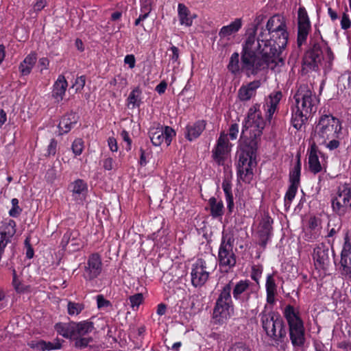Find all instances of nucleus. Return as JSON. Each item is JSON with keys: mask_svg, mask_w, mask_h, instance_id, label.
<instances>
[{"mask_svg": "<svg viewBox=\"0 0 351 351\" xmlns=\"http://www.w3.org/2000/svg\"><path fill=\"white\" fill-rule=\"evenodd\" d=\"M289 40L286 21L284 16L276 14L262 28L258 39L250 36L243 48V69L254 74L258 70L269 68L275 70L284 65L285 52Z\"/></svg>", "mask_w": 351, "mask_h": 351, "instance_id": "nucleus-1", "label": "nucleus"}, {"mask_svg": "<svg viewBox=\"0 0 351 351\" xmlns=\"http://www.w3.org/2000/svg\"><path fill=\"white\" fill-rule=\"evenodd\" d=\"M259 108L256 104L250 108L240 140L238 175L245 182H250L253 178V170L256 166V139L265 126Z\"/></svg>", "mask_w": 351, "mask_h": 351, "instance_id": "nucleus-2", "label": "nucleus"}, {"mask_svg": "<svg viewBox=\"0 0 351 351\" xmlns=\"http://www.w3.org/2000/svg\"><path fill=\"white\" fill-rule=\"evenodd\" d=\"M294 100L291 122L295 128L300 130L308 118L315 113L319 100L315 94L304 85L299 87L294 95Z\"/></svg>", "mask_w": 351, "mask_h": 351, "instance_id": "nucleus-3", "label": "nucleus"}, {"mask_svg": "<svg viewBox=\"0 0 351 351\" xmlns=\"http://www.w3.org/2000/svg\"><path fill=\"white\" fill-rule=\"evenodd\" d=\"M340 121L330 114L320 117L312 134L313 143L324 145L329 150L339 147L338 138L341 134Z\"/></svg>", "mask_w": 351, "mask_h": 351, "instance_id": "nucleus-4", "label": "nucleus"}, {"mask_svg": "<svg viewBox=\"0 0 351 351\" xmlns=\"http://www.w3.org/2000/svg\"><path fill=\"white\" fill-rule=\"evenodd\" d=\"M284 316L288 323L289 335L294 346L301 347L305 342V330L304 322L300 316L298 308L291 305L285 308Z\"/></svg>", "mask_w": 351, "mask_h": 351, "instance_id": "nucleus-5", "label": "nucleus"}, {"mask_svg": "<svg viewBox=\"0 0 351 351\" xmlns=\"http://www.w3.org/2000/svg\"><path fill=\"white\" fill-rule=\"evenodd\" d=\"M333 59V53L327 45H315L312 49L306 51L303 62L304 65L312 69L319 67L329 69Z\"/></svg>", "mask_w": 351, "mask_h": 351, "instance_id": "nucleus-6", "label": "nucleus"}, {"mask_svg": "<svg viewBox=\"0 0 351 351\" xmlns=\"http://www.w3.org/2000/svg\"><path fill=\"white\" fill-rule=\"evenodd\" d=\"M259 317L262 328L268 337L278 340L286 335L284 322L280 315L265 310L260 313Z\"/></svg>", "mask_w": 351, "mask_h": 351, "instance_id": "nucleus-7", "label": "nucleus"}, {"mask_svg": "<svg viewBox=\"0 0 351 351\" xmlns=\"http://www.w3.org/2000/svg\"><path fill=\"white\" fill-rule=\"evenodd\" d=\"M230 292V285H226L217 300L213 311V317L219 322H223L234 313Z\"/></svg>", "mask_w": 351, "mask_h": 351, "instance_id": "nucleus-8", "label": "nucleus"}, {"mask_svg": "<svg viewBox=\"0 0 351 351\" xmlns=\"http://www.w3.org/2000/svg\"><path fill=\"white\" fill-rule=\"evenodd\" d=\"M333 210L339 215H344L351 207V187L344 184L338 188L335 197L332 200Z\"/></svg>", "mask_w": 351, "mask_h": 351, "instance_id": "nucleus-9", "label": "nucleus"}, {"mask_svg": "<svg viewBox=\"0 0 351 351\" xmlns=\"http://www.w3.org/2000/svg\"><path fill=\"white\" fill-rule=\"evenodd\" d=\"M231 239L223 237L219 250V266L224 271H228L236 264V258L233 252Z\"/></svg>", "mask_w": 351, "mask_h": 351, "instance_id": "nucleus-10", "label": "nucleus"}, {"mask_svg": "<svg viewBox=\"0 0 351 351\" xmlns=\"http://www.w3.org/2000/svg\"><path fill=\"white\" fill-rule=\"evenodd\" d=\"M231 147L227 134L221 133L212 151V156L215 162L219 165H223L230 157Z\"/></svg>", "mask_w": 351, "mask_h": 351, "instance_id": "nucleus-11", "label": "nucleus"}, {"mask_svg": "<svg viewBox=\"0 0 351 351\" xmlns=\"http://www.w3.org/2000/svg\"><path fill=\"white\" fill-rule=\"evenodd\" d=\"M149 137L152 144L154 146H160L162 144H165L169 146L173 138L176 136V132L169 126H157L153 127L150 129Z\"/></svg>", "mask_w": 351, "mask_h": 351, "instance_id": "nucleus-12", "label": "nucleus"}, {"mask_svg": "<svg viewBox=\"0 0 351 351\" xmlns=\"http://www.w3.org/2000/svg\"><path fill=\"white\" fill-rule=\"evenodd\" d=\"M210 271L208 269L206 262L202 259L196 261L191 267V282L194 287L204 285L208 279Z\"/></svg>", "mask_w": 351, "mask_h": 351, "instance_id": "nucleus-13", "label": "nucleus"}, {"mask_svg": "<svg viewBox=\"0 0 351 351\" xmlns=\"http://www.w3.org/2000/svg\"><path fill=\"white\" fill-rule=\"evenodd\" d=\"M243 26L241 19H235L230 24L223 26L219 32V40L221 42H228L232 40L237 32Z\"/></svg>", "mask_w": 351, "mask_h": 351, "instance_id": "nucleus-14", "label": "nucleus"}, {"mask_svg": "<svg viewBox=\"0 0 351 351\" xmlns=\"http://www.w3.org/2000/svg\"><path fill=\"white\" fill-rule=\"evenodd\" d=\"M101 270V262L97 254H92L88 259L85 267L84 277L86 280H93L97 277Z\"/></svg>", "mask_w": 351, "mask_h": 351, "instance_id": "nucleus-15", "label": "nucleus"}, {"mask_svg": "<svg viewBox=\"0 0 351 351\" xmlns=\"http://www.w3.org/2000/svg\"><path fill=\"white\" fill-rule=\"evenodd\" d=\"M178 17L180 25L189 27L192 26L197 15L192 13L184 3H180L178 5Z\"/></svg>", "mask_w": 351, "mask_h": 351, "instance_id": "nucleus-16", "label": "nucleus"}, {"mask_svg": "<svg viewBox=\"0 0 351 351\" xmlns=\"http://www.w3.org/2000/svg\"><path fill=\"white\" fill-rule=\"evenodd\" d=\"M261 86L260 81H253L242 85L238 91V97L241 101H248L255 96L256 90Z\"/></svg>", "mask_w": 351, "mask_h": 351, "instance_id": "nucleus-17", "label": "nucleus"}, {"mask_svg": "<svg viewBox=\"0 0 351 351\" xmlns=\"http://www.w3.org/2000/svg\"><path fill=\"white\" fill-rule=\"evenodd\" d=\"M206 128V122L199 120L194 123H189L186 127L185 137L190 141L198 138Z\"/></svg>", "mask_w": 351, "mask_h": 351, "instance_id": "nucleus-18", "label": "nucleus"}, {"mask_svg": "<svg viewBox=\"0 0 351 351\" xmlns=\"http://www.w3.org/2000/svg\"><path fill=\"white\" fill-rule=\"evenodd\" d=\"M72 197L77 202H82L86 197L87 185L82 180H77L70 185Z\"/></svg>", "mask_w": 351, "mask_h": 351, "instance_id": "nucleus-19", "label": "nucleus"}, {"mask_svg": "<svg viewBox=\"0 0 351 351\" xmlns=\"http://www.w3.org/2000/svg\"><path fill=\"white\" fill-rule=\"evenodd\" d=\"M317 144L313 143L308 151V164L310 171L314 173H319L322 169L319 160Z\"/></svg>", "mask_w": 351, "mask_h": 351, "instance_id": "nucleus-20", "label": "nucleus"}, {"mask_svg": "<svg viewBox=\"0 0 351 351\" xmlns=\"http://www.w3.org/2000/svg\"><path fill=\"white\" fill-rule=\"evenodd\" d=\"M29 346L32 348L40 350V351H51L58 350L61 348V341L56 339L53 341H45L43 340L32 341L28 343Z\"/></svg>", "mask_w": 351, "mask_h": 351, "instance_id": "nucleus-21", "label": "nucleus"}, {"mask_svg": "<svg viewBox=\"0 0 351 351\" xmlns=\"http://www.w3.org/2000/svg\"><path fill=\"white\" fill-rule=\"evenodd\" d=\"M313 260L317 267L324 269L328 263V250L323 244H319L313 251Z\"/></svg>", "mask_w": 351, "mask_h": 351, "instance_id": "nucleus-22", "label": "nucleus"}, {"mask_svg": "<svg viewBox=\"0 0 351 351\" xmlns=\"http://www.w3.org/2000/svg\"><path fill=\"white\" fill-rule=\"evenodd\" d=\"M68 83L63 75H59L53 86L52 97L57 102L61 101L66 93Z\"/></svg>", "mask_w": 351, "mask_h": 351, "instance_id": "nucleus-23", "label": "nucleus"}, {"mask_svg": "<svg viewBox=\"0 0 351 351\" xmlns=\"http://www.w3.org/2000/svg\"><path fill=\"white\" fill-rule=\"evenodd\" d=\"M320 233V220L315 217H311L308 220V228L305 232V239L312 241L316 239Z\"/></svg>", "mask_w": 351, "mask_h": 351, "instance_id": "nucleus-24", "label": "nucleus"}, {"mask_svg": "<svg viewBox=\"0 0 351 351\" xmlns=\"http://www.w3.org/2000/svg\"><path fill=\"white\" fill-rule=\"evenodd\" d=\"M282 98L280 91H275L270 94L265 104L266 115L269 121L272 118L273 114L277 110V106Z\"/></svg>", "mask_w": 351, "mask_h": 351, "instance_id": "nucleus-25", "label": "nucleus"}, {"mask_svg": "<svg viewBox=\"0 0 351 351\" xmlns=\"http://www.w3.org/2000/svg\"><path fill=\"white\" fill-rule=\"evenodd\" d=\"M77 117L74 113L64 115L59 123V130L61 134L67 133L77 123Z\"/></svg>", "mask_w": 351, "mask_h": 351, "instance_id": "nucleus-26", "label": "nucleus"}, {"mask_svg": "<svg viewBox=\"0 0 351 351\" xmlns=\"http://www.w3.org/2000/svg\"><path fill=\"white\" fill-rule=\"evenodd\" d=\"M272 222V219L265 215L263 217L259 224L258 232L263 243H265L271 233Z\"/></svg>", "mask_w": 351, "mask_h": 351, "instance_id": "nucleus-27", "label": "nucleus"}, {"mask_svg": "<svg viewBox=\"0 0 351 351\" xmlns=\"http://www.w3.org/2000/svg\"><path fill=\"white\" fill-rule=\"evenodd\" d=\"M37 56L35 52L28 54L19 65V71L23 75H29L36 64Z\"/></svg>", "mask_w": 351, "mask_h": 351, "instance_id": "nucleus-28", "label": "nucleus"}, {"mask_svg": "<svg viewBox=\"0 0 351 351\" xmlns=\"http://www.w3.org/2000/svg\"><path fill=\"white\" fill-rule=\"evenodd\" d=\"M142 91L138 87L134 88L129 94L126 101V105L128 108L133 109L139 107L142 102Z\"/></svg>", "mask_w": 351, "mask_h": 351, "instance_id": "nucleus-29", "label": "nucleus"}, {"mask_svg": "<svg viewBox=\"0 0 351 351\" xmlns=\"http://www.w3.org/2000/svg\"><path fill=\"white\" fill-rule=\"evenodd\" d=\"M77 237L78 232L77 231L66 232L64 235L62 241L64 242L66 241V245H68L69 248L73 247L71 250H78L82 246V243L80 239H77Z\"/></svg>", "mask_w": 351, "mask_h": 351, "instance_id": "nucleus-30", "label": "nucleus"}, {"mask_svg": "<svg viewBox=\"0 0 351 351\" xmlns=\"http://www.w3.org/2000/svg\"><path fill=\"white\" fill-rule=\"evenodd\" d=\"M265 287L267 291V302L272 304L275 302V296L276 294V285L272 275L267 276Z\"/></svg>", "mask_w": 351, "mask_h": 351, "instance_id": "nucleus-31", "label": "nucleus"}, {"mask_svg": "<svg viewBox=\"0 0 351 351\" xmlns=\"http://www.w3.org/2000/svg\"><path fill=\"white\" fill-rule=\"evenodd\" d=\"M73 326L75 339H77L86 335V334L90 332L93 329L92 323L88 322L73 323Z\"/></svg>", "mask_w": 351, "mask_h": 351, "instance_id": "nucleus-32", "label": "nucleus"}, {"mask_svg": "<svg viewBox=\"0 0 351 351\" xmlns=\"http://www.w3.org/2000/svg\"><path fill=\"white\" fill-rule=\"evenodd\" d=\"M301 174V161L298 157L295 164L292 166L289 172V182L291 185L300 186Z\"/></svg>", "mask_w": 351, "mask_h": 351, "instance_id": "nucleus-33", "label": "nucleus"}, {"mask_svg": "<svg viewBox=\"0 0 351 351\" xmlns=\"http://www.w3.org/2000/svg\"><path fill=\"white\" fill-rule=\"evenodd\" d=\"M208 204L213 217H221L223 215V204L221 200L211 197L209 199Z\"/></svg>", "mask_w": 351, "mask_h": 351, "instance_id": "nucleus-34", "label": "nucleus"}, {"mask_svg": "<svg viewBox=\"0 0 351 351\" xmlns=\"http://www.w3.org/2000/svg\"><path fill=\"white\" fill-rule=\"evenodd\" d=\"M222 189L226 195V201L228 209L229 210L230 212H232L234 208V200L232 193V184L229 180L225 179L223 181Z\"/></svg>", "mask_w": 351, "mask_h": 351, "instance_id": "nucleus-35", "label": "nucleus"}, {"mask_svg": "<svg viewBox=\"0 0 351 351\" xmlns=\"http://www.w3.org/2000/svg\"><path fill=\"white\" fill-rule=\"evenodd\" d=\"M56 329L58 333L65 338L75 339L73 323L57 324Z\"/></svg>", "mask_w": 351, "mask_h": 351, "instance_id": "nucleus-36", "label": "nucleus"}, {"mask_svg": "<svg viewBox=\"0 0 351 351\" xmlns=\"http://www.w3.org/2000/svg\"><path fill=\"white\" fill-rule=\"evenodd\" d=\"M249 287V282L246 280H241L236 285L233 290V296L236 300L241 299L243 294Z\"/></svg>", "mask_w": 351, "mask_h": 351, "instance_id": "nucleus-37", "label": "nucleus"}, {"mask_svg": "<svg viewBox=\"0 0 351 351\" xmlns=\"http://www.w3.org/2000/svg\"><path fill=\"white\" fill-rule=\"evenodd\" d=\"M310 28V24H298V45L299 46H301L306 40Z\"/></svg>", "mask_w": 351, "mask_h": 351, "instance_id": "nucleus-38", "label": "nucleus"}, {"mask_svg": "<svg viewBox=\"0 0 351 351\" xmlns=\"http://www.w3.org/2000/svg\"><path fill=\"white\" fill-rule=\"evenodd\" d=\"M131 308L133 311L138 310L139 306L143 303L144 300V296L143 293H138L131 295L129 298Z\"/></svg>", "mask_w": 351, "mask_h": 351, "instance_id": "nucleus-39", "label": "nucleus"}, {"mask_svg": "<svg viewBox=\"0 0 351 351\" xmlns=\"http://www.w3.org/2000/svg\"><path fill=\"white\" fill-rule=\"evenodd\" d=\"M299 186L295 185H289V189L285 194V206H290L292 200L295 198V194Z\"/></svg>", "mask_w": 351, "mask_h": 351, "instance_id": "nucleus-40", "label": "nucleus"}, {"mask_svg": "<svg viewBox=\"0 0 351 351\" xmlns=\"http://www.w3.org/2000/svg\"><path fill=\"white\" fill-rule=\"evenodd\" d=\"M84 148V143L82 138H77L72 143L71 149L75 156L81 155Z\"/></svg>", "mask_w": 351, "mask_h": 351, "instance_id": "nucleus-41", "label": "nucleus"}, {"mask_svg": "<svg viewBox=\"0 0 351 351\" xmlns=\"http://www.w3.org/2000/svg\"><path fill=\"white\" fill-rule=\"evenodd\" d=\"M68 313L70 315H77L84 309V305L81 303L69 302L67 305Z\"/></svg>", "mask_w": 351, "mask_h": 351, "instance_id": "nucleus-42", "label": "nucleus"}, {"mask_svg": "<svg viewBox=\"0 0 351 351\" xmlns=\"http://www.w3.org/2000/svg\"><path fill=\"white\" fill-rule=\"evenodd\" d=\"M228 69L234 73H236L239 71V54L237 53H234L232 54L230 57V60L228 64Z\"/></svg>", "mask_w": 351, "mask_h": 351, "instance_id": "nucleus-43", "label": "nucleus"}, {"mask_svg": "<svg viewBox=\"0 0 351 351\" xmlns=\"http://www.w3.org/2000/svg\"><path fill=\"white\" fill-rule=\"evenodd\" d=\"M11 203L12 208L9 210V215L12 217H17L22 212V209L19 206V200L16 198H13Z\"/></svg>", "mask_w": 351, "mask_h": 351, "instance_id": "nucleus-44", "label": "nucleus"}, {"mask_svg": "<svg viewBox=\"0 0 351 351\" xmlns=\"http://www.w3.org/2000/svg\"><path fill=\"white\" fill-rule=\"evenodd\" d=\"M86 84V77L84 75H81L75 79L73 87L75 88L76 92L81 91Z\"/></svg>", "mask_w": 351, "mask_h": 351, "instance_id": "nucleus-45", "label": "nucleus"}, {"mask_svg": "<svg viewBox=\"0 0 351 351\" xmlns=\"http://www.w3.org/2000/svg\"><path fill=\"white\" fill-rule=\"evenodd\" d=\"M298 24H310L307 13L302 8H300L298 11Z\"/></svg>", "mask_w": 351, "mask_h": 351, "instance_id": "nucleus-46", "label": "nucleus"}, {"mask_svg": "<svg viewBox=\"0 0 351 351\" xmlns=\"http://www.w3.org/2000/svg\"><path fill=\"white\" fill-rule=\"evenodd\" d=\"M97 304L99 309L106 308L110 306V302L106 300L102 295L97 296Z\"/></svg>", "mask_w": 351, "mask_h": 351, "instance_id": "nucleus-47", "label": "nucleus"}, {"mask_svg": "<svg viewBox=\"0 0 351 351\" xmlns=\"http://www.w3.org/2000/svg\"><path fill=\"white\" fill-rule=\"evenodd\" d=\"M12 284L16 291L23 292L25 291V287L21 285V282L17 278L16 274L14 269L13 270Z\"/></svg>", "mask_w": 351, "mask_h": 351, "instance_id": "nucleus-48", "label": "nucleus"}, {"mask_svg": "<svg viewBox=\"0 0 351 351\" xmlns=\"http://www.w3.org/2000/svg\"><path fill=\"white\" fill-rule=\"evenodd\" d=\"M170 51L172 53V54L170 56V61L172 62V64H178V59H179V50H178V49L176 47H175V46H172L170 48Z\"/></svg>", "mask_w": 351, "mask_h": 351, "instance_id": "nucleus-49", "label": "nucleus"}, {"mask_svg": "<svg viewBox=\"0 0 351 351\" xmlns=\"http://www.w3.org/2000/svg\"><path fill=\"white\" fill-rule=\"evenodd\" d=\"M124 63L128 64L130 69H133L136 64V59L134 55L129 54L125 56Z\"/></svg>", "mask_w": 351, "mask_h": 351, "instance_id": "nucleus-50", "label": "nucleus"}, {"mask_svg": "<svg viewBox=\"0 0 351 351\" xmlns=\"http://www.w3.org/2000/svg\"><path fill=\"white\" fill-rule=\"evenodd\" d=\"M351 25V21L348 15L344 13L341 19V27L343 29H348Z\"/></svg>", "mask_w": 351, "mask_h": 351, "instance_id": "nucleus-51", "label": "nucleus"}, {"mask_svg": "<svg viewBox=\"0 0 351 351\" xmlns=\"http://www.w3.org/2000/svg\"><path fill=\"white\" fill-rule=\"evenodd\" d=\"M103 168L106 171H110L114 168V160L112 158H106L102 161Z\"/></svg>", "mask_w": 351, "mask_h": 351, "instance_id": "nucleus-52", "label": "nucleus"}, {"mask_svg": "<svg viewBox=\"0 0 351 351\" xmlns=\"http://www.w3.org/2000/svg\"><path fill=\"white\" fill-rule=\"evenodd\" d=\"M49 65V60L47 58H41L39 59L38 66L40 69V72L48 69Z\"/></svg>", "mask_w": 351, "mask_h": 351, "instance_id": "nucleus-53", "label": "nucleus"}, {"mask_svg": "<svg viewBox=\"0 0 351 351\" xmlns=\"http://www.w3.org/2000/svg\"><path fill=\"white\" fill-rule=\"evenodd\" d=\"M239 133V125L237 123L232 124L229 130V136L232 140H234L237 138Z\"/></svg>", "mask_w": 351, "mask_h": 351, "instance_id": "nucleus-54", "label": "nucleus"}, {"mask_svg": "<svg viewBox=\"0 0 351 351\" xmlns=\"http://www.w3.org/2000/svg\"><path fill=\"white\" fill-rule=\"evenodd\" d=\"M150 158V153L148 152H145L143 149H141V158H140V164L142 166H145L149 161Z\"/></svg>", "mask_w": 351, "mask_h": 351, "instance_id": "nucleus-55", "label": "nucleus"}, {"mask_svg": "<svg viewBox=\"0 0 351 351\" xmlns=\"http://www.w3.org/2000/svg\"><path fill=\"white\" fill-rule=\"evenodd\" d=\"M76 339V341H75V346L77 347H79V348H85L86 347L90 339L89 338H86V337H79L77 339Z\"/></svg>", "mask_w": 351, "mask_h": 351, "instance_id": "nucleus-56", "label": "nucleus"}, {"mask_svg": "<svg viewBox=\"0 0 351 351\" xmlns=\"http://www.w3.org/2000/svg\"><path fill=\"white\" fill-rule=\"evenodd\" d=\"M121 137L126 143L125 149L130 150L131 149V139L129 136V134L125 130H123L121 132Z\"/></svg>", "mask_w": 351, "mask_h": 351, "instance_id": "nucleus-57", "label": "nucleus"}, {"mask_svg": "<svg viewBox=\"0 0 351 351\" xmlns=\"http://www.w3.org/2000/svg\"><path fill=\"white\" fill-rule=\"evenodd\" d=\"M57 142L54 139L51 140L47 148V154L49 156H53L56 152Z\"/></svg>", "mask_w": 351, "mask_h": 351, "instance_id": "nucleus-58", "label": "nucleus"}, {"mask_svg": "<svg viewBox=\"0 0 351 351\" xmlns=\"http://www.w3.org/2000/svg\"><path fill=\"white\" fill-rule=\"evenodd\" d=\"M262 274V269L254 267L252 271V278L258 282Z\"/></svg>", "mask_w": 351, "mask_h": 351, "instance_id": "nucleus-59", "label": "nucleus"}, {"mask_svg": "<svg viewBox=\"0 0 351 351\" xmlns=\"http://www.w3.org/2000/svg\"><path fill=\"white\" fill-rule=\"evenodd\" d=\"M228 351H251L247 347L242 343H237L232 346Z\"/></svg>", "mask_w": 351, "mask_h": 351, "instance_id": "nucleus-60", "label": "nucleus"}, {"mask_svg": "<svg viewBox=\"0 0 351 351\" xmlns=\"http://www.w3.org/2000/svg\"><path fill=\"white\" fill-rule=\"evenodd\" d=\"M117 80H118V89H122L127 86L128 82L125 77L118 75H117Z\"/></svg>", "mask_w": 351, "mask_h": 351, "instance_id": "nucleus-61", "label": "nucleus"}, {"mask_svg": "<svg viewBox=\"0 0 351 351\" xmlns=\"http://www.w3.org/2000/svg\"><path fill=\"white\" fill-rule=\"evenodd\" d=\"M108 146L110 147V149L112 152H117V151L118 147H117V141H116L115 138H109L108 141Z\"/></svg>", "mask_w": 351, "mask_h": 351, "instance_id": "nucleus-62", "label": "nucleus"}, {"mask_svg": "<svg viewBox=\"0 0 351 351\" xmlns=\"http://www.w3.org/2000/svg\"><path fill=\"white\" fill-rule=\"evenodd\" d=\"M167 310V306L165 304L160 303L157 306L156 313L162 316L165 314Z\"/></svg>", "mask_w": 351, "mask_h": 351, "instance_id": "nucleus-63", "label": "nucleus"}, {"mask_svg": "<svg viewBox=\"0 0 351 351\" xmlns=\"http://www.w3.org/2000/svg\"><path fill=\"white\" fill-rule=\"evenodd\" d=\"M314 346L316 351H326L324 344L320 341H315Z\"/></svg>", "mask_w": 351, "mask_h": 351, "instance_id": "nucleus-64", "label": "nucleus"}]
</instances>
